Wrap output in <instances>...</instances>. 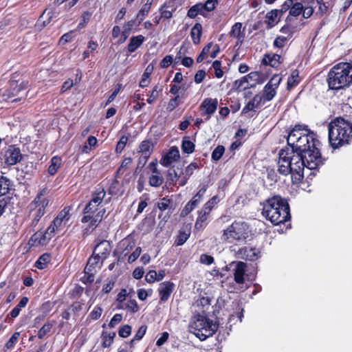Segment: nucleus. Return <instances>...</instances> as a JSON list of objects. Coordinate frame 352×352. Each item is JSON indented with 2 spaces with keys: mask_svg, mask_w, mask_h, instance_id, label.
<instances>
[{
  "mask_svg": "<svg viewBox=\"0 0 352 352\" xmlns=\"http://www.w3.org/2000/svg\"><path fill=\"white\" fill-rule=\"evenodd\" d=\"M175 289V284L171 281H164L159 285L158 294L161 302H166Z\"/></svg>",
  "mask_w": 352,
  "mask_h": 352,
  "instance_id": "15",
  "label": "nucleus"
},
{
  "mask_svg": "<svg viewBox=\"0 0 352 352\" xmlns=\"http://www.w3.org/2000/svg\"><path fill=\"white\" fill-rule=\"evenodd\" d=\"M219 0H206L204 3H201L204 12H209L213 11L217 6Z\"/></svg>",
  "mask_w": 352,
  "mask_h": 352,
  "instance_id": "51",
  "label": "nucleus"
},
{
  "mask_svg": "<svg viewBox=\"0 0 352 352\" xmlns=\"http://www.w3.org/2000/svg\"><path fill=\"white\" fill-rule=\"evenodd\" d=\"M50 237L47 236L45 231L40 230L31 236L28 241V244L31 247L45 245L50 242Z\"/></svg>",
  "mask_w": 352,
  "mask_h": 352,
  "instance_id": "19",
  "label": "nucleus"
},
{
  "mask_svg": "<svg viewBox=\"0 0 352 352\" xmlns=\"http://www.w3.org/2000/svg\"><path fill=\"white\" fill-rule=\"evenodd\" d=\"M104 259L102 258L99 254H96L95 251H93L92 254L89 256L87 260L85 269L89 272H97L98 270H100Z\"/></svg>",
  "mask_w": 352,
  "mask_h": 352,
  "instance_id": "18",
  "label": "nucleus"
},
{
  "mask_svg": "<svg viewBox=\"0 0 352 352\" xmlns=\"http://www.w3.org/2000/svg\"><path fill=\"white\" fill-rule=\"evenodd\" d=\"M153 151V144L151 140H144L139 145L138 153L142 155L151 157Z\"/></svg>",
  "mask_w": 352,
  "mask_h": 352,
  "instance_id": "30",
  "label": "nucleus"
},
{
  "mask_svg": "<svg viewBox=\"0 0 352 352\" xmlns=\"http://www.w3.org/2000/svg\"><path fill=\"white\" fill-rule=\"evenodd\" d=\"M212 46V43H208L204 47L201 53L197 57V63H201L206 58V55L209 53L211 47Z\"/></svg>",
  "mask_w": 352,
  "mask_h": 352,
  "instance_id": "58",
  "label": "nucleus"
},
{
  "mask_svg": "<svg viewBox=\"0 0 352 352\" xmlns=\"http://www.w3.org/2000/svg\"><path fill=\"white\" fill-rule=\"evenodd\" d=\"M145 38L143 35L133 36L130 38L127 45V51L129 53L135 52L144 42Z\"/></svg>",
  "mask_w": 352,
  "mask_h": 352,
  "instance_id": "27",
  "label": "nucleus"
},
{
  "mask_svg": "<svg viewBox=\"0 0 352 352\" xmlns=\"http://www.w3.org/2000/svg\"><path fill=\"white\" fill-rule=\"evenodd\" d=\"M135 240L131 234L128 235L124 239L121 240L118 245L116 250L114 251V254L118 255L117 262L124 261L126 256L131 252L135 247Z\"/></svg>",
  "mask_w": 352,
  "mask_h": 352,
  "instance_id": "10",
  "label": "nucleus"
},
{
  "mask_svg": "<svg viewBox=\"0 0 352 352\" xmlns=\"http://www.w3.org/2000/svg\"><path fill=\"white\" fill-rule=\"evenodd\" d=\"M250 86H252L250 85ZM234 87L239 91H243L250 87L249 82L246 80V77H242L239 80H236L234 82Z\"/></svg>",
  "mask_w": 352,
  "mask_h": 352,
  "instance_id": "54",
  "label": "nucleus"
},
{
  "mask_svg": "<svg viewBox=\"0 0 352 352\" xmlns=\"http://www.w3.org/2000/svg\"><path fill=\"white\" fill-rule=\"evenodd\" d=\"M151 8L143 5L135 15V21L138 20L137 26L140 25L144 19L148 16Z\"/></svg>",
  "mask_w": 352,
  "mask_h": 352,
  "instance_id": "43",
  "label": "nucleus"
},
{
  "mask_svg": "<svg viewBox=\"0 0 352 352\" xmlns=\"http://www.w3.org/2000/svg\"><path fill=\"white\" fill-rule=\"evenodd\" d=\"M84 273L85 276L81 278V281L85 284L92 283L94 281V276L96 272H94L92 271L89 272L86 269H84Z\"/></svg>",
  "mask_w": 352,
  "mask_h": 352,
  "instance_id": "64",
  "label": "nucleus"
},
{
  "mask_svg": "<svg viewBox=\"0 0 352 352\" xmlns=\"http://www.w3.org/2000/svg\"><path fill=\"white\" fill-rule=\"evenodd\" d=\"M262 64L264 65H270L274 68H278L283 63V59L280 55L278 54H265L262 59Z\"/></svg>",
  "mask_w": 352,
  "mask_h": 352,
  "instance_id": "24",
  "label": "nucleus"
},
{
  "mask_svg": "<svg viewBox=\"0 0 352 352\" xmlns=\"http://www.w3.org/2000/svg\"><path fill=\"white\" fill-rule=\"evenodd\" d=\"M11 186V180L6 176L0 175V199L10 192Z\"/></svg>",
  "mask_w": 352,
  "mask_h": 352,
  "instance_id": "33",
  "label": "nucleus"
},
{
  "mask_svg": "<svg viewBox=\"0 0 352 352\" xmlns=\"http://www.w3.org/2000/svg\"><path fill=\"white\" fill-rule=\"evenodd\" d=\"M173 200L169 199L168 197H163L159 202H157V208L160 210L164 211L169 208Z\"/></svg>",
  "mask_w": 352,
  "mask_h": 352,
  "instance_id": "60",
  "label": "nucleus"
},
{
  "mask_svg": "<svg viewBox=\"0 0 352 352\" xmlns=\"http://www.w3.org/2000/svg\"><path fill=\"white\" fill-rule=\"evenodd\" d=\"M23 159L21 149L16 144L9 145L3 153L4 163L8 166H14Z\"/></svg>",
  "mask_w": 352,
  "mask_h": 352,
  "instance_id": "11",
  "label": "nucleus"
},
{
  "mask_svg": "<svg viewBox=\"0 0 352 352\" xmlns=\"http://www.w3.org/2000/svg\"><path fill=\"white\" fill-rule=\"evenodd\" d=\"M331 90H342L352 85V61L340 62L329 72L327 79Z\"/></svg>",
  "mask_w": 352,
  "mask_h": 352,
  "instance_id": "5",
  "label": "nucleus"
},
{
  "mask_svg": "<svg viewBox=\"0 0 352 352\" xmlns=\"http://www.w3.org/2000/svg\"><path fill=\"white\" fill-rule=\"evenodd\" d=\"M162 91V87H160L157 85H155L148 95L146 102L148 104H153L160 96Z\"/></svg>",
  "mask_w": 352,
  "mask_h": 352,
  "instance_id": "46",
  "label": "nucleus"
},
{
  "mask_svg": "<svg viewBox=\"0 0 352 352\" xmlns=\"http://www.w3.org/2000/svg\"><path fill=\"white\" fill-rule=\"evenodd\" d=\"M55 16V11L53 10L45 9L42 14L39 16L36 27L39 30H42L46 27L50 22L52 18Z\"/></svg>",
  "mask_w": 352,
  "mask_h": 352,
  "instance_id": "22",
  "label": "nucleus"
},
{
  "mask_svg": "<svg viewBox=\"0 0 352 352\" xmlns=\"http://www.w3.org/2000/svg\"><path fill=\"white\" fill-rule=\"evenodd\" d=\"M218 327V323L199 314L194 318L190 324V331L201 341L212 336L217 331Z\"/></svg>",
  "mask_w": 352,
  "mask_h": 352,
  "instance_id": "8",
  "label": "nucleus"
},
{
  "mask_svg": "<svg viewBox=\"0 0 352 352\" xmlns=\"http://www.w3.org/2000/svg\"><path fill=\"white\" fill-rule=\"evenodd\" d=\"M181 104L180 96H177L171 98L166 106V111L172 112Z\"/></svg>",
  "mask_w": 352,
  "mask_h": 352,
  "instance_id": "50",
  "label": "nucleus"
},
{
  "mask_svg": "<svg viewBox=\"0 0 352 352\" xmlns=\"http://www.w3.org/2000/svg\"><path fill=\"white\" fill-rule=\"evenodd\" d=\"M221 65V61L218 60H214L212 65V68L214 69V76L217 78H221L223 76Z\"/></svg>",
  "mask_w": 352,
  "mask_h": 352,
  "instance_id": "62",
  "label": "nucleus"
},
{
  "mask_svg": "<svg viewBox=\"0 0 352 352\" xmlns=\"http://www.w3.org/2000/svg\"><path fill=\"white\" fill-rule=\"evenodd\" d=\"M260 253L258 249L248 246L241 248L237 252L239 257L250 261H255L258 259Z\"/></svg>",
  "mask_w": 352,
  "mask_h": 352,
  "instance_id": "16",
  "label": "nucleus"
},
{
  "mask_svg": "<svg viewBox=\"0 0 352 352\" xmlns=\"http://www.w3.org/2000/svg\"><path fill=\"white\" fill-rule=\"evenodd\" d=\"M280 32L287 36L285 37H288L289 39L293 36L294 34V27L291 25L289 23H287L285 24L280 29Z\"/></svg>",
  "mask_w": 352,
  "mask_h": 352,
  "instance_id": "56",
  "label": "nucleus"
},
{
  "mask_svg": "<svg viewBox=\"0 0 352 352\" xmlns=\"http://www.w3.org/2000/svg\"><path fill=\"white\" fill-rule=\"evenodd\" d=\"M166 184L168 186H174L177 180L179 179V175H178L177 173L174 169H170L168 171L166 175Z\"/></svg>",
  "mask_w": 352,
  "mask_h": 352,
  "instance_id": "47",
  "label": "nucleus"
},
{
  "mask_svg": "<svg viewBox=\"0 0 352 352\" xmlns=\"http://www.w3.org/2000/svg\"><path fill=\"white\" fill-rule=\"evenodd\" d=\"M202 30V25L199 23H196L191 28L190 36L194 45H198L200 43Z\"/></svg>",
  "mask_w": 352,
  "mask_h": 352,
  "instance_id": "35",
  "label": "nucleus"
},
{
  "mask_svg": "<svg viewBox=\"0 0 352 352\" xmlns=\"http://www.w3.org/2000/svg\"><path fill=\"white\" fill-rule=\"evenodd\" d=\"M287 142L292 149L284 148L279 151L278 171L285 176L290 174L292 184H300L304 179L305 167L316 170L324 164L321 143L316 132L307 125L300 124L290 130Z\"/></svg>",
  "mask_w": 352,
  "mask_h": 352,
  "instance_id": "1",
  "label": "nucleus"
},
{
  "mask_svg": "<svg viewBox=\"0 0 352 352\" xmlns=\"http://www.w3.org/2000/svg\"><path fill=\"white\" fill-rule=\"evenodd\" d=\"M135 25H137L135 19H131L128 21L126 23H125L123 27V30L122 31L121 33V36H120V38L118 40V44H122L126 41L127 38L129 37V35L133 30V27Z\"/></svg>",
  "mask_w": 352,
  "mask_h": 352,
  "instance_id": "28",
  "label": "nucleus"
},
{
  "mask_svg": "<svg viewBox=\"0 0 352 352\" xmlns=\"http://www.w3.org/2000/svg\"><path fill=\"white\" fill-rule=\"evenodd\" d=\"M164 182V179L162 176L158 175H152L148 178V183L151 186L159 187Z\"/></svg>",
  "mask_w": 352,
  "mask_h": 352,
  "instance_id": "55",
  "label": "nucleus"
},
{
  "mask_svg": "<svg viewBox=\"0 0 352 352\" xmlns=\"http://www.w3.org/2000/svg\"><path fill=\"white\" fill-rule=\"evenodd\" d=\"M105 212L104 208L85 206L82 210V217L80 219L81 223L85 225L82 231V235L84 239L91 234L98 228L102 222Z\"/></svg>",
  "mask_w": 352,
  "mask_h": 352,
  "instance_id": "6",
  "label": "nucleus"
},
{
  "mask_svg": "<svg viewBox=\"0 0 352 352\" xmlns=\"http://www.w3.org/2000/svg\"><path fill=\"white\" fill-rule=\"evenodd\" d=\"M116 336V333L115 331L107 332L106 331H103L100 336L102 339V346L103 348H108L111 346L113 343Z\"/></svg>",
  "mask_w": 352,
  "mask_h": 352,
  "instance_id": "37",
  "label": "nucleus"
},
{
  "mask_svg": "<svg viewBox=\"0 0 352 352\" xmlns=\"http://www.w3.org/2000/svg\"><path fill=\"white\" fill-rule=\"evenodd\" d=\"M71 206H65L53 219L52 222L56 228H58L60 230H63L71 219Z\"/></svg>",
  "mask_w": 352,
  "mask_h": 352,
  "instance_id": "12",
  "label": "nucleus"
},
{
  "mask_svg": "<svg viewBox=\"0 0 352 352\" xmlns=\"http://www.w3.org/2000/svg\"><path fill=\"white\" fill-rule=\"evenodd\" d=\"M117 309L127 310L131 313H136L139 311V306L135 299H129L127 302L122 304V305L117 306Z\"/></svg>",
  "mask_w": 352,
  "mask_h": 352,
  "instance_id": "40",
  "label": "nucleus"
},
{
  "mask_svg": "<svg viewBox=\"0 0 352 352\" xmlns=\"http://www.w3.org/2000/svg\"><path fill=\"white\" fill-rule=\"evenodd\" d=\"M76 36V30H70L68 32L64 34L58 41V45H64L67 43L72 41Z\"/></svg>",
  "mask_w": 352,
  "mask_h": 352,
  "instance_id": "48",
  "label": "nucleus"
},
{
  "mask_svg": "<svg viewBox=\"0 0 352 352\" xmlns=\"http://www.w3.org/2000/svg\"><path fill=\"white\" fill-rule=\"evenodd\" d=\"M218 101L216 98L212 99L208 98L204 99L199 106L200 111L204 110V111L201 113V115L202 116H207L206 120H208L211 118V115L216 111Z\"/></svg>",
  "mask_w": 352,
  "mask_h": 352,
  "instance_id": "13",
  "label": "nucleus"
},
{
  "mask_svg": "<svg viewBox=\"0 0 352 352\" xmlns=\"http://www.w3.org/2000/svg\"><path fill=\"white\" fill-rule=\"evenodd\" d=\"M181 148L184 153L191 154L195 151V145L189 140L188 137H184L182 142Z\"/></svg>",
  "mask_w": 352,
  "mask_h": 352,
  "instance_id": "41",
  "label": "nucleus"
},
{
  "mask_svg": "<svg viewBox=\"0 0 352 352\" xmlns=\"http://www.w3.org/2000/svg\"><path fill=\"white\" fill-rule=\"evenodd\" d=\"M180 157L179 152L176 146H173L169 151L160 160V164L164 166L168 167L173 162L177 161Z\"/></svg>",
  "mask_w": 352,
  "mask_h": 352,
  "instance_id": "20",
  "label": "nucleus"
},
{
  "mask_svg": "<svg viewBox=\"0 0 352 352\" xmlns=\"http://www.w3.org/2000/svg\"><path fill=\"white\" fill-rule=\"evenodd\" d=\"M190 234L191 230L190 228H188L186 227L181 228L175 237L174 245L175 246H181L184 245L189 239Z\"/></svg>",
  "mask_w": 352,
  "mask_h": 352,
  "instance_id": "29",
  "label": "nucleus"
},
{
  "mask_svg": "<svg viewBox=\"0 0 352 352\" xmlns=\"http://www.w3.org/2000/svg\"><path fill=\"white\" fill-rule=\"evenodd\" d=\"M106 195V191L104 186L98 185L95 190L91 194V198L86 206L93 208H101L100 206Z\"/></svg>",
  "mask_w": 352,
  "mask_h": 352,
  "instance_id": "14",
  "label": "nucleus"
},
{
  "mask_svg": "<svg viewBox=\"0 0 352 352\" xmlns=\"http://www.w3.org/2000/svg\"><path fill=\"white\" fill-rule=\"evenodd\" d=\"M199 168V166L197 162H192L186 167L184 171L182 173V175H186V177H190L194 173V171Z\"/></svg>",
  "mask_w": 352,
  "mask_h": 352,
  "instance_id": "61",
  "label": "nucleus"
},
{
  "mask_svg": "<svg viewBox=\"0 0 352 352\" xmlns=\"http://www.w3.org/2000/svg\"><path fill=\"white\" fill-rule=\"evenodd\" d=\"M276 89H277L272 87V85L267 87V84H266L263 89V96H262L263 98V102L265 103V102L272 100L276 95Z\"/></svg>",
  "mask_w": 352,
  "mask_h": 352,
  "instance_id": "42",
  "label": "nucleus"
},
{
  "mask_svg": "<svg viewBox=\"0 0 352 352\" xmlns=\"http://www.w3.org/2000/svg\"><path fill=\"white\" fill-rule=\"evenodd\" d=\"M51 254L50 253H44L41 255L34 263V267L38 270H44L47 267V264L51 261Z\"/></svg>",
  "mask_w": 352,
  "mask_h": 352,
  "instance_id": "39",
  "label": "nucleus"
},
{
  "mask_svg": "<svg viewBox=\"0 0 352 352\" xmlns=\"http://www.w3.org/2000/svg\"><path fill=\"white\" fill-rule=\"evenodd\" d=\"M247 264L243 261H239L234 269V280L236 284L241 285L245 283V276Z\"/></svg>",
  "mask_w": 352,
  "mask_h": 352,
  "instance_id": "21",
  "label": "nucleus"
},
{
  "mask_svg": "<svg viewBox=\"0 0 352 352\" xmlns=\"http://www.w3.org/2000/svg\"><path fill=\"white\" fill-rule=\"evenodd\" d=\"M280 19L277 14V10H272L267 12L265 15V23L267 24V28H272L280 21Z\"/></svg>",
  "mask_w": 352,
  "mask_h": 352,
  "instance_id": "34",
  "label": "nucleus"
},
{
  "mask_svg": "<svg viewBox=\"0 0 352 352\" xmlns=\"http://www.w3.org/2000/svg\"><path fill=\"white\" fill-rule=\"evenodd\" d=\"M28 81L15 80L14 76H12L8 82V87L3 93V100H9L17 96L20 92L28 89Z\"/></svg>",
  "mask_w": 352,
  "mask_h": 352,
  "instance_id": "9",
  "label": "nucleus"
},
{
  "mask_svg": "<svg viewBox=\"0 0 352 352\" xmlns=\"http://www.w3.org/2000/svg\"><path fill=\"white\" fill-rule=\"evenodd\" d=\"M262 215L273 225L277 226L290 220V209L285 199L274 195L263 203Z\"/></svg>",
  "mask_w": 352,
  "mask_h": 352,
  "instance_id": "2",
  "label": "nucleus"
},
{
  "mask_svg": "<svg viewBox=\"0 0 352 352\" xmlns=\"http://www.w3.org/2000/svg\"><path fill=\"white\" fill-rule=\"evenodd\" d=\"M208 216L206 214L198 212V217L195 223V228L196 230H204L206 225V221L208 220Z\"/></svg>",
  "mask_w": 352,
  "mask_h": 352,
  "instance_id": "45",
  "label": "nucleus"
},
{
  "mask_svg": "<svg viewBox=\"0 0 352 352\" xmlns=\"http://www.w3.org/2000/svg\"><path fill=\"white\" fill-rule=\"evenodd\" d=\"M250 233V226L246 222L234 221L223 230L221 239L228 243L238 244L246 241Z\"/></svg>",
  "mask_w": 352,
  "mask_h": 352,
  "instance_id": "7",
  "label": "nucleus"
},
{
  "mask_svg": "<svg viewBox=\"0 0 352 352\" xmlns=\"http://www.w3.org/2000/svg\"><path fill=\"white\" fill-rule=\"evenodd\" d=\"M292 0H285L284 3L280 6V8L279 9H276L279 19H281L283 14H285L287 11H289V9L290 8V6H292Z\"/></svg>",
  "mask_w": 352,
  "mask_h": 352,
  "instance_id": "59",
  "label": "nucleus"
},
{
  "mask_svg": "<svg viewBox=\"0 0 352 352\" xmlns=\"http://www.w3.org/2000/svg\"><path fill=\"white\" fill-rule=\"evenodd\" d=\"M289 40V38L288 37L277 36L273 42V46L276 48L282 49L285 46Z\"/></svg>",
  "mask_w": 352,
  "mask_h": 352,
  "instance_id": "53",
  "label": "nucleus"
},
{
  "mask_svg": "<svg viewBox=\"0 0 352 352\" xmlns=\"http://www.w3.org/2000/svg\"><path fill=\"white\" fill-rule=\"evenodd\" d=\"M93 251H95L96 254H99L102 258L105 260L109 256L111 252V244L108 241L102 240L94 247Z\"/></svg>",
  "mask_w": 352,
  "mask_h": 352,
  "instance_id": "23",
  "label": "nucleus"
},
{
  "mask_svg": "<svg viewBox=\"0 0 352 352\" xmlns=\"http://www.w3.org/2000/svg\"><path fill=\"white\" fill-rule=\"evenodd\" d=\"M225 153V147L223 145H218L212 151L211 158L213 161H219Z\"/></svg>",
  "mask_w": 352,
  "mask_h": 352,
  "instance_id": "52",
  "label": "nucleus"
},
{
  "mask_svg": "<svg viewBox=\"0 0 352 352\" xmlns=\"http://www.w3.org/2000/svg\"><path fill=\"white\" fill-rule=\"evenodd\" d=\"M132 331V327L129 324H124L121 326L118 330V336L122 338H128Z\"/></svg>",
  "mask_w": 352,
  "mask_h": 352,
  "instance_id": "57",
  "label": "nucleus"
},
{
  "mask_svg": "<svg viewBox=\"0 0 352 352\" xmlns=\"http://www.w3.org/2000/svg\"><path fill=\"white\" fill-rule=\"evenodd\" d=\"M229 36L236 39V46H241L243 43L245 32V28H243V25L241 22H236L232 26Z\"/></svg>",
  "mask_w": 352,
  "mask_h": 352,
  "instance_id": "17",
  "label": "nucleus"
},
{
  "mask_svg": "<svg viewBox=\"0 0 352 352\" xmlns=\"http://www.w3.org/2000/svg\"><path fill=\"white\" fill-rule=\"evenodd\" d=\"M62 164V158L58 155L54 156L50 160V164L47 168V173L50 176L55 175Z\"/></svg>",
  "mask_w": 352,
  "mask_h": 352,
  "instance_id": "31",
  "label": "nucleus"
},
{
  "mask_svg": "<svg viewBox=\"0 0 352 352\" xmlns=\"http://www.w3.org/2000/svg\"><path fill=\"white\" fill-rule=\"evenodd\" d=\"M50 189L47 186L40 188L33 200L26 207L29 226L35 228L47 212L50 205Z\"/></svg>",
  "mask_w": 352,
  "mask_h": 352,
  "instance_id": "4",
  "label": "nucleus"
},
{
  "mask_svg": "<svg viewBox=\"0 0 352 352\" xmlns=\"http://www.w3.org/2000/svg\"><path fill=\"white\" fill-rule=\"evenodd\" d=\"M20 333L19 332H14L10 338L7 341V342L5 344V347L7 349H12L15 344H16L19 338Z\"/></svg>",
  "mask_w": 352,
  "mask_h": 352,
  "instance_id": "63",
  "label": "nucleus"
},
{
  "mask_svg": "<svg viewBox=\"0 0 352 352\" xmlns=\"http://www.w3.org/2000/svg\"><path fill=\"white\" fill-rule=\"evenodd\" d=\"M53 327V324L50 322H45L43 327L38 330L37 337L39 339H43L47 334H48Z\"/></svg>",
  "mask_w": 352,
  "mask_h": 352,
  "instance_id": "49",
  "label": "nucleus"
},
{
  "mask_svg": "<svg viewBox=\"0 0 352 352\" xmlns=\"http://www.w3.org/2000/svg\"><path fill=\"white\" fill-rule=\"evenodd\" d=\"M329 142L333 149L349 144L352 141V122L343 117L333 119L328 124Z\"/></svg>",
  "mask_w": 352,
  "mask_h": 352,
  "instance_id": "3",
  "label": "nucleus"
},
{
  "mask_svg": "<svg viewBox=\"0 0 352 352\" xmlns=\"http://www.w3.org/2000/svg\"><path fill=\"white\" fill-rule=\"evenodd\" d=\"M300 82L299 72L298 69H292L287 78V89L288 90L297 86Z\"/></svg>",
  "mask_w": 352,
  "mask_h": 352,
  "instance_id": "38",
  "label": "nucleus"
},
{
  "mask_svg": "<svg viewBox=\"0 0 352 352\" xmlns=\"http://www.w3.org/2000/svg\"><path fill=\"white\" fill-rule=\"evenodd\" d=\"M198 14L206 17L207 13L204 12L203 8L201 6V3H197L196 4L191 6L188 12L187 16L190 19H195Z\"/></svg>",
  "mask_w": 352,
  "mask_h": 352,
  "instance_id": "36",
  "label": "nucleus"
},
{
  "mask_svg": "<svg viewBox=\"0 0 352 352\" xmlns=\"http://www.w3.org/2000/svg\"><path fill=\"white\" fill-rule=\"evenodd\" d=\"M11 186V180L6 176L0 175V199L10 192Z\"/></svg>",
  "mask_w": 352,
  "mask_h": 352,
  "instance_id": "32",
  "label": "nucleus"
},
{
  "mask_svg": "<svg viewBox=\"0 0 352 352\" xmlns=\"http://www.w3.org/2000/svg\"><path fill=\"white\" fill-rule=\"evenodd\" d=\"M298 0H292V6L289 9V14L286 17L285 21L290 23L292 16L297 17L302 14L303 11V5L301 2H297Z\"/></svg>",
  "mask_w": 352,
  "mask_h": 352,
  "instance_id": "26",
  "label": "nucleus"
},
{
  "mask_svg": "<svg viewBox=\"0 0 352 352\" xmlns=\"http://www.w3.org/2000/svg\"><path fill=\"white\" fill-rule=\"evenodd\" d=\"M263 98L260 94H256L251 100L243 108L241 114L245 115L250 111H255L254 109L258 108L263 102Z\"/></svg>",
  "mask_w": 352,
  "mask_h": 352,
  "instance_id": "25",
  "label": "nucleus"
},
{
  "mask_svg": "<svg viewBox=\"0 0 352 352\" xmlns=\"http://www.w3.org/2000/svg\"><path fill=\"white\" fill-rule=\"evenodd\" d=\"M121 188L122 187L119 181L116 179H113L111 180V184L109 186L108 192L109 195L112 196L121 195Z\"/></svg>",
  "mask_w": 352,
  "mask_h": 352,
  "instance_id": "44",
  "label": "nucleus"
}]
</instances>
